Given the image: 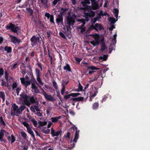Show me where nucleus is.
<instances>
[{
  "label": "nucleus",
  "mask_w": 150,
  "mask_h": 150,
  "mask_svg": "<svg viewBox=\"0 0 150 150\" xmlns=\"http://www.w3.org/2000/svg\"><path fill=\"white\" fill-rule=\"evenodd\" d=\"M26 107L24 105H21L19 108L15 103H13L11 109L12 111L11 112V116H18V114H21L23 111L26 108Z\"/></svg>",
  "instance_id": "nucleus-1"
},
{
  "label": "nucleus",
  "mask_w": 150,
  "mask_h": 150,
  "mask_svg": "<svg viewBox=\"0 0 150 150\" xmlns=\"http://www.w3.org/2000/svg\"><path fill=\"white\" fill-rule=\"evenodd\" d=\"M103 29H104L103 27L101 24L96 23L94 25H91L85 33H89L90 31L93 30H95L96 31L98 32V30L100 31Z\"/></svg>",
  "instance_id": "nucleus-2"
},
{
  "label": "nucleus",
  "mask_w": 150,
  "mask_h": 150,
  "mask_svg": "<svg viewBox=\"0 0 150 150\" xmlns=\"http://www.w3.org/2000/svg\"><path fill=\"white\" fill-rule=\"evenodd\" d=\"M86 10L88 11L87 13H85V20L86 21H88L90 18L94 17L95 16V12L93 11L92 9L87 7Z\"/></svg>",
  "instance_id": "nucleus-3"
},
{
  "label": "nucleus",
  "mask_w": 150,
  "mask_h": 150,
  "mask_svg": "<svg viewBox=\"0 0 150 150\" xmlns=\"http://www.w3.org/2000/svg\"><path fill=\"white\" fill-rule=\"evenodd\" d=\"M76 16L74 14L72 15H70V12L68 13V16L66 17L67 24H71L74 25L75 23V19L76 18Z\"/></svg>",
  "instance_id": "nucleus-4"
},
{
  "label": "nucleus",
  "mask_w": 150,
  "mask_h": 150,
  "mask_svg": "<svg viewBox=\"0 0 150 150\" xmlns=\"http://www.w3.org/2000/svg\"><path fill=\"white\" fill-rule=\"evenodd\" d=\"M30 40L31 42V45L33 47L40 44L41 41L39 37H37L35 35H33L31 38Z\"/></svg>",
  "instance_id": "nucleus-5"
},
{
  "label": "nucleus",
  "mask_w": 150,
  "mask_h": 150,
  "mask_svg": "<svg viewBox=\"0 0 150 150\" xmlns=\"http://www.w3.org/2000/svg\"><path fill=\"white\" fill-rule=\"evenodd\" d=\"M6 28L7 30H10L12 32L14 33L17 32L19 29L18 27L16 26L14 24L11 23H9L6 25Z\"/></svg>",
  "instance_id": "nucleus-6"
},
{
  "label": "nucleus",
  "mask_w": 150,
  "mask_h": 150,
  "mask_svg": "<svg viewBox=\"0 0 150 150\" xmlns=\"http://www.w3.org/2000/svg\"><path fill=\"white\" fill-rule=\"evenodd\" d=\"M20 79L21 81V84L24 85L25 87L30 85L31 84V81L29 80V77L26 75L25 78L24 77L21 78Z\"/></svg>",
  "instance_id": "nucleus-7"
},
{
  "label": "nucleus",
  "mask_w": 150,
  "mask_h": 150,
  "mask_svg": "<svg viewBox=\"0 0 150 150\" xmlns=\"http://www.w3.org/2000/svg\"><path fill=\"white\" fill-rule=\"evenodd\" d=\"M91 1L92 4L91 6H87L89 8L93 10H96L99 8L98 4L96 2V0H90Z\"/></svg>",
  "instance_id": "nucleus-8"
},
{
  "label": "nucleus",
  "mask_w": 150,
  "mask_h": 150,
  "mask_svg": "<svg viewBox=\"0 0 150 150\" xmlns=\"http://www.w3.org/2000/svg\"><path fill=\"white\" fill-rule=\"evenodd\" d=\"M75 129H76V131L75 132L74 139L73 140V142H74V143H76L77 142V140L78 139L79 137V130L77 131V128L76 127L75 128L74 127H72L71 128V129H73L74 131Z\"/></svg>",
  "instance_id": "nucleus-9"
},
{
  "label": "nucleus",
  "mask_w": 150,
  "mask_h": 150,
  "mask_svg": "<svg viewBox=\"0 0 150 150\" xmlns=\"http://www.w3.org/2000/svg\"><path fill=\"white\" fill-rule=\"evenodd\" d=\"M9 36L11 38V42L14 44L19 43L21 42V40L16 37L12 35H10Z\"/></svg>",
  "instance_id": "nucleus-10"
},
{
  "label": "nucleus",
  "mask_w": 150,
  "mask_h": 150,
  "mask_svg": "<svg viewBox=\"0 0 150 150\" xmlns=\"http://www.w3.org/2000/svg\"><path fill=\"white\" fill-rule=\"evenodd\" d=\"M93 90V91L91 93L90 95L91 97L89 100L90 101H92V99L91 98L95 97L98 93V89L96 87Z\"/></svg>",
  "instance_id": "nucleus-11"
},
{
  "label": "nucleus",
  "mask_w": 150,
  "mask_h": 150,
  "mask_svg": "<svg viewBox=\"0 0 150 150\" xmlns=\"http://www.w3.org/2000/svg\"><path fill=\"white\" fill-rule=\"evenodd\" d=\"M4 130H1L0 132V142H4V143L7 142L6 140L4 139L3 138L4 135V131H5Z\"/></svg>",
  "instance_id": "nucleus-12"
},
{
  "label": "nucleus",
  "mask_w": 150,
  "mask_h": 150,
  "mask_svg": "<svg viewBox=\"0 0 150 150\" xmlns=\"http://www.w3.org/2000/svg\"><path fill=\"white\" fill-rule=\"evenodd\" d=\"M60 8L61 9L60 11L59 15H62V16H64L65 14H67V12L68 10V8H63V7H60Z\"/></svg>",
  "instance_id": "nucleus-13"
},
{
  "label": "nucleus",
  "mask_w": 150,
  "mask_h": 150,
  "mask_svg": "<svg viewBox=\"0 0 150 150\" xmlns=\"http://www.w3.org/2000/svg\"><path fill=\"white\" fill-rule=\"evenodd\" d=\"M44 96L45 98L48 100L53 102L55 100L54 97L51 95H48L46 93Z\"/></svg>",
  "instance_id": "nucleus-14"
},
{
  "label": "nucleus",
  "mask_w": 150,
  "mask_h": 150,
  "mask_svg": "<svg viewBox=\"0 0 150 150\" xmlns=\"http://www.w3.org/2000/svg\"><path fill=\"white\" fill-rule=\"evenodd\" d=\"M63 16L59 14L57 16V18L56 19L57 23L58 24H59L60 23H63Z\"/></svg>",
  "instance_id": "nucleus-15"
},
{
  "label": "nucleus",
  "mask_w": 150,
  "mask_h": 150,
  "mask_svg": "<svg viewBox=\"0 0 150 150\" xmlns=\"http://www.w3.org/2000/svg\"><path fill=\"white\" fill-rule=\"evenodd\" d=\"M117 36V35L116 33L115 34L113 35V38L112 39V42H113L112 44H110V48H112V47H114L115 46V44L116 42V38Z\"/></svg>",
  "instance_id": "nucleus-16"
},
{
  "label": "nucleus",
  "mask_w": 150,
  "mask_h": 150,
  "mask_svg": "<svg viewBox=\"0 0 150 150\" xmlns=\"http://www.w3.org/2000/svg\"><path fill=\"white\" fill-rule=\"evenodd\" d=\"M30 96H27L24 100L25 104L28 106H29L30 105Z\"/></svg>",
  "instance_id": "nucleus-17"
},
{
  "label": "nucleus",
  "mask_w": 150,
  "mask_h": 150,
  "mask_svg": "<svg viewBox=\"0 0 150 150\" xmlns=\"http://www.w3.org/2000/svg\"><path fill=\"white\" fill-rule=\"evenodd\" d=\"M7 139L8 141H11V144L13 143L16 141L15 137L13 134H12L11 137L10 136H8Z\"/></svg>",
  "instance_id": "nucleus-18"
},
{
  "label": "nucleus",
  "mask_w": 150,
  "mask_h": 150,
  "mask_svg": "<svg viewBox=\"0 0 150 150\" xmlns=\"http://www.w3.org/2000/svg\"><path fill=\"white\" fill-rule=\"evenodd\" d=\"M31 88L34 89V91L35 93H39L40 91L38 87L35 85L34 83H32L31 84Z\"/></svg>",
  "instance_id": "nucleus-19"
},
{
  "label": "nucleus",
  "mask_w": 150,
  "mask_h": 150,
  "mask_svg": "<svg viewBox=\"0 0 150 150\" xmlns=\"http://www.w3.org/2000/svg\"><path fill=\"white\" fill-rule=\"evenodd\" d=\"M63 69L65 70L66 71L69 72H72L71 68L69 64L66 63V65L63 67Z\"/></svg>",
  "instance_id": "nucleus-20"
},
{
  "label": "nucleus",
  "mask_w": 150,
  "mask_h": 150,
  "mask_svg": "<svg viewBox=\"0 0 150 150\" xmlns=\"http://www.w3.org/2000/svg\"><path fill=\"white\" fill-rule=\"evenodd\" d=\"M61 118V116H59L58 117H52L51 118V120L52 122L56 123L57 122L58 120Z\"/></svg>",
  "instance_id": "nucleus-21"
},
{
  "label": "nucleus",
  "mask_w": 150,
  "mask_h": 150,
  "mask_svg": "<svg viewBox=\"0 0 150 150\" xmlns=\"http://www.w3.org/2000/svg\"><path fill=\"white\" fill-rule=\"evenodd\" d=\"M29 102H30V104L34 103L35 104H39L38 102V101H36L33 96H30Z\"/></svg>",
  "instance_id": "nucleus-22"
},
{
  "label": "nucleus",
  "mask_w": 150,
  "mask_h": 150,
  "mask_svg": "<svg viewBox=\"0 0 150 150\" xmlns=\"http://www.w3.org/2000/svg\"><path fill=\"white\" fill-rule=\"evenodd\" d=\"M4 50L6 51L7 53H10L12 52V47H11L6 46L4 47Z\"/></svg>",
  "instance_id": "nucleus-23"
},
{
  "label": "nucleus",
  "mask_w": 150,
  "mask_h": 150,
  "mask_svg": "<svg viewBox=\"0 0 150 150\" xmlns=\"http://www.w3.org/2000/svg\"><path fill=\"white\" fill-rule=\"evenodd\" d=\"M35 74L36 75V77H40L41 73L40 72V70L37 68H36L35 69Z\"/></svg>",
  "instance_id": "nucleus-24"
},
{
  "label": "nucleus",
  "mask_w": 150,
  "mask_h": 150,
  "mask_svg": "<svg viewBox=\"0 0 150 150\" xmlns=\"http://www.w3.org/2000/svg\"><path fill=\"white\" fill-rule=\"evenodd\" d=\"M99 105L98 102H95L93 104L92 108L94 110H96L98 109Z\"/></svg>",
  "instance_id": "nucleus-25"
},
{
  "label": "nucleus",
  "mask_w": 150,
  "mask_h": 150,
  "mask_svg": "<svg viewBox=\"0 0 150 150\" xmlns=\"http://www.w3.org/2000/svg\"><path fill=\"white\" fill-rule=\"evenodd\" d=\"M5 79L7 82H8L9 80H10V79L11 78V76L8 77V74L7 71H5Z\"/></svg>",
  "instance_id": "nucleus-26"
},
{
  "label": "nucleus",
  "mask_w": 150,
  "mask_h": 150,
  "mask_svg": "<svg viewBox=\"0 0 150 150\" xmlns=\"http://www.w3.org/2000/svg\"><path fill=\"white\" fill-rule=\"evenodd\" d=\"M100 74V72H97L94 75V78L91 81L93 82L96 80L99 76Z\"/></svg>",
  "instance_id": "nucleus-27"
},
{
  "label": "nucleus",
  "mask_w": 150,
  "mask_h": 150,
  "mask_svg": "<svg viewBox=\"0 0 150 150\" xmlns=\"http://www.w3.org/2000/svg\"><path fill=\"white\" fill-rule=\"evenodd\" d=\"M100 41H98V40H93L90 42V43L92 45L94 46H95L96 45H98Z\"/></svg>",
  "instance_id": "nucleus-28"
},
{
  "label": "nucleus",
  "mask_w": 150,
  "mask_h": 150,
  "mask_svg": "<svg viewBox=\"0 0 150 150\" xmlns=\"http://www.w3.org/2000/svg\"><path fill=\"white\" fill-rule=\"evenodd\" d=\"M101 47V51L102 52H103L107 49V47L103 43H102Z\"/></svg>",
  "instance_id": "nucleus-29"
},
{
  "label": "nucleus",
  "mask_w": 150,
  "mask_h": 150,
  "mask_svg": "<svg viewBox=\"0 0 150 150\" xmlns=\"http://www.w3.org/2000/svg\"><path fill=\"white\" fill-rule=\"evenodd\" d=\"M26 10L27 11L28 13H30V16L32 15L33 13V10L30 7L26 8Z\"/></svg>",
  "instance_id": "nucleus-30"
},
{
  "label": "nucleus",
  "mask_w": 150,
  "mask_h": 150,
  "mask_svg": "<svg viewBox=\"0 0 150 150\" xmlns=\"http://www.w3.org/2000/svg\"><path fill=\"white\" fill-rule=\"evenodd\" d=\"M108 58V56L107 55H104L103 56H100L99 57L100 60L103 61H106Z\"/></svg>",
  "instance_id": "nucleus-31"
},
{
  "label": "nucleus",
  "mask_w": 150,
  "mask_h": 150,
  "mask_svg": "<svg viewBox=\"0 0 150 150\" xmlns=\"http://www.w3.org/2000/svg\"><path fill=\"white\" fill-rule=\"evenodd\" d=\"M5 95L4 92L3 91H0V98H1L3 101H4L5 99Z\"/></svg>",
  "instance_id": "nucleus-32"
},
{
  "label": "nucleus",
  "mask_w": 150,
  "mask_h": 150,
  "mask_svg": "<svg viewBox=\"0 0 150 150\" xmlns=\"http://www.w3.org/2000/svg\"><path fill=\"white\" fill-rule=\"evenodd\" d=\"M113 13L115 14V17L117 18L118 16V14L119 13V10L117 8H114V9Z\"/></svg>",
  "instance_id": "nucleus-33"
},
{
  "label": "nucleus",
  "mask_w": 150,
  "mask_h": 150,
  "mask_svg": "<svg viewBox=\"0 0 150 150\" xmlns=\"http://www.w3.org/2000/svg\"><path fill=\"white\" fill-rule=\"evenodd\" d=\"M47 122L46 121H44L42 122L41 121H40L38 122V124L40 126H43L46 125L47 124Z\"/></svg>",
  "instance_id": "nucleus-34"
},
{
  "label": "nucleus",
  "mask_w": 150,
  "mask_h": 150,
  "mask_svg": "<svg viewBox=\"0 0 150 150\" xmlns=\"http://www.w3.org/2000/svg\"><path fill=\"white\" fill-rule=\"evenodd\" d=\"M98 69H99L94 66H88V70H91L93 71V70H96Z\"/></svg>",
  "instance_id": "nucleus-35"
},
{
  "label": "nucleus",
  "mask_w": 150,
  "mask_h": 150,
  "mask_svg": "<svg viewBox=\"0 0 150 150\" xmlns=\"http://www.w3.org/2000/svg\"><path fill=\"white\" fill-rule=\"evenodd\" d=\"M109 21L110 22L111 24H114L116 21L114 18L110 17L109 19Z\"/></svg>",
  "instance_id": "nucleus-36"
},
{
  "label": "nucleus",
  "mask_w": 150,
  "mask_h": 150,
  "mask_svg": "<svg viewBox=\"0 0 150 150\" xmlns=\"http://www.w3.org/2000/svg\"><path fill=\"white\" fill-rule=\"evenodd\" d=\"M62 88L61 90V93L62 95H63L64 93V92L65 91V85L63 83H62Z\"/></svg>",
  "instance_id": "nucleus-37"
},
{
  "label": "nucleus",
  "mask_w": 150,
  "mask_h": 150,
  "mask_svg": "<svg viewBox=\"0 0 150 150\" xmlns=\"http://www.w3.org/2000/svg\"><path fill=\"white\" fill-rule=\"evenodd\" d=\"M20 96L21 98L24 100L27 96V95L24 92H23L21 93Z\"/></svg>",
  "instance_id": "nucleus-38"
},
{
  "label": "nucleus",
  "mask_w": 150,
  "mask_h": 150,
  "mask_svg": "<svg viewBox=\"0 0 150 150\" xmlns=\"http://www.w3.org/2000/svg\"><path fill=\"white\" fill-rule=\"evenodd\" d=\"M37 80L39 82V83L42 85H43V82H42L41 79L40 77H37Z\"/></svg>",
  "instance_id": "nucleus-39"
},
{
  "label": "nucleus",
  "mask_w": 150,
  "mask_h": 150,
  "mask_svg": "<svg viewBox=\"0 0 150 150\" xmlns=\"http://www.w3.org/2000/svg\"><path fill=\"white\" fill-rule=\"evenodd\" d=\"M31 121L33 123L34 126L35 127H37L38 125L37 122L34 119L31 120Z\"/></svg>",
  "instance_id": "nucleus-40"
},
{
  "label": "nucleus",
  "mask_w": 150,
  "mask_h": 150,
  "mask_svg": "<svg viewBox=\"0 0 150 150\" xmlns=\"http://www.w3.org/2000/svg\"><path fill=\"white\" fill-rule=\"evenodd\" d=\"M71 94V96L73 97H76L79 95H81V93H73Z\"/></svg>",
  "instance_id": "nucleus-41"
},
{
  "label": "nucleus",
  "mask_w": 150,
  "mask_h": 150,
  "mask_svg": "<svg viewBox=\"0 0 150 150\" xmlns=\"http://www.w3.org/2000/svg\"><path fill=\"white\" fill-rule=\"evenodd\" d=\"M62 131L61 130L55 132L53 136V137H54V136H58L59 134L61 133Z\"/></svg>",
  "instance_id": "nucleus-42"
},
{
  "label": "nucleus",
  "mask_w": 150,
  "mask_h": 150,
  "mask_svg": "<svg viewBox=\"0 0 150 150\" xmlns=\"http://www.w3.org/2000/svg\"><path fill=\"white\" fill-rule=\"evenodd\" d=\"M50 22L54 24V17L53 16V15H51L50 16Z\"/></svg>",
  "instance_id": "nucleus-43"
},
{
  "label": "nucleus",
  "mask_w": 150,
  "mask_h": 150,
  "mask_svg": "<svg viewBox=\"0 0 150 150\" xmlns=\"http://www.w3.org/2000/svg\"><path fill=\"white\" fill-rule=\"evenodd\" d=\"M91 25H94L95 24L96 22L97 21V20L95 18H91Z\"/></svg>",
  "instance_id": "nucleus-44"
},
{
  "label": "nucleus",
  "mask_w": 150,
  "mask_h": 150,
  "mask_svg": "<svg viewBox=\"0 0 150 150\" xmlns=\"http://www.w3.org/2000/svg\"><path fill=\"white\" fill-rule=\"evenodd\" d=\"M42 131L45 134H48L50 133V129H47L46 130L43 129Z\"/></svg>",
  "instance_id": "nucleus-45"
},
{
  "label": "nucleus",
  "mask_w": 150,
  "mask_h": 150,
  "mask_svg": "<svg viewBox=\"0 0 150 150\" xmlns=\"http://www.w3.org/2000/svg\"><path fill=\"white\" fill-rule=\"evenodd\" d=\"M71 133L69 132H68L67 133L66 135H64V137L65 138H68V139H69L70 138Z\"/></svg>",
  "instance_id": "nucleus-46"
},
{
  "label": "nucleus",
  "mask_w": 150,
  "mask_h": 150,
  "mask_svg": "<svg viewBox=\"0 0 150 150\" xmlns=\"http://www.w3.org/2000/svg\"><path fill=\"white\" fill-rule=\"evenodd\" d=\"M21 134L24 139H25L26 138L27 135L25 132H21Z\"/></svg>",
  "instance_id": "nucleus-47"
},
{
  "label": "nucleus",
  "mask_w": 150,
  "mask_h": 150,
  "mask_svg": "<svg viewBox=\"0 0 150 150\" xmlns=\"http://www.w3.org/2000/svg\"><path fill=\"white\" fill-rule=\"evenodd\" d=\"M53 85L54 87V88L55 89H57L58 88V87L57 86V83L56 82V81H54L52 82Z\"/></svg>",
  "instance_id": "nucleus-48"
},
{
  "label": "nucleus",
  "mask_w": 150,
  "mask_h": 150,
  "mask_svg": "<svg viewBox=\"0 0 150 150\" xmlns=\"http://www.w3.org/2000/svg\"><path fill=\"white\" fill-rule=\"evenodd\" d=\"M22 124L25 127L27 128V129L30 127L29 124L26 122H23Z\"/></svg>",
  "instance_id": "nucleus-49"
},
{
  "label": "nucleus",
  "mask_w": 150,
  "mask_h": 150,
  "mask_svg": "<svg viewBox=\"0 0 150 150\" xmlns=\"http://www.w3.org/2000/svg\"><path fill=\"white\" fill-rule=\"evenodd\" d=\"M41 1L42 4L47 5L48 3V0H41Z\"/></svg>",
  "instance_id": "nucleus-50"
},
{
  "label": "nucleus",
  "mask_w": 150,
  "mask_h": 150,
  "mask_svg": "<svg viewBox=\"0 0 150 150\" xmlns=\"http://www.w3.org/2000/svg\"><path fill=\"white\" fill-rule=\"evenodd\" d=\"M37 65L38 66V67L42 71L43 69L41 63L40 62L38 63L37 64Z\"/></svg>",
  "instance_id": "nucleus-51"
},
{
  "label": "nucleus",
  "mask_w": 150,
  "mask_h": 150,
  "mask_svg": "<svg viewBox=\"0 0 150 150\" xmlns=\"http://www.w3.org/2000/svg\"><path fill=\"white\" fill-rule=\"evenodd\" d=\"M28 75L29 76H31L30 78H31V79L30 80H31L35 78L34 77V76H33V72H30L29 73V72H28Z\"/></svg>",
  "instance_id": "nucleus-52"
},
{
  "label": "nucleus",
  "mask_w": 150,
  "mask_h": 150,
  "mask_svg": "<svg viewBox=\"0 0 150 150\" xmlns=\"http://www.w3.org/2000/svg\"><path fill=\"white\" fill-rule=\"evenodd\" d=\"M17 86L16 82H14L13 83L12 87L13 90H14L15 88H16Z\"/></svg>",
  "instance_id": "nucleus-53"
},
{
  "label": "nucleus",
  "mask_w": 150,
  "mask_h": 150,
  "mask_svg": "<svg viewBox=\"0 0 150 150\" xmlns=\"http://www.w3.org/2000/svg\"><path fill=\"white\" fill-rule=\"evenodd\" d=\"M4 70L3 68H0V76H1L4 74Z\"/></svg>",
  "instance_id": "nucleus-54"
},
{
  "label": "nucleus",
  "mask_w": 150,
  "mask_h": 150,
  "mask_svg": "<svg viewBox=\"0 0 150 150\" xmlns=\"http://www.w3.org/2000/svg\"><path fill=\"white\" fill-rule=\"evenodd\" d=\"M70 96H71V94L68 95H65L64 96V98L65 100H67L69 99Z\"/></svg>",
  "instance_id": "nucleus-55"
},
{
  "label": "nucleus",
  "mask_w": 150,
  "mask_h": 150,
  "mask_svg": "<svg viewBox=\"0 0 150 150\" xmlns=\"http://www.w3.org/2000/svg\"><path fill=\"white\" fill-rule=\"evenodd\" d=\"M59 35L62 38H63L64 39L66 38V37L65 35L62 32H60L59 33Z\"/></svg>",
  "instance_id": "nucleus-56"
},
{
  "label": "nucleus",
  "mask_w": 150,
  "mask_h": 150,
  "mask_svg": "<svg viewBox=\"0 0 150 150\" xmlns=\"http://www.w3.org/2000/svg\"><path fill=\"white\" fill-rule=\"evenodd\" d=\"M78 88L80 90V91H82L83 90V88L81 85L80 83L79 82V85H78Z\"/></svg>",
  "instance_id": "nucleus-57"
},
{
  "label": "nucleus",
  "mask_w": 150,
  "mask_h": 150,
  "mask_svg": "<svg viewBox=\"0 0 150 150\" xmlns=\"http://www.w3.org/2000/svg\"><path fill=\"white\" fill-rule=\"evenodd\" d=\"M40 87V88L41 90H42V94L44 96V95H46V94L47 93H46L44 91V89L42 88L40 86H39Z\"/></svg>",
  "instance_id": "nucleus-58"
},
{
  "label": "nucleus",
  "mask_w": 150,
  "mask_h": 150,
  "mask_svg": "<svg viewBox=\"0 0 150 150\" xmlns=\"http://www.w3.org/2000/svg\"><path fill=\"white\" fill-rule=\"evenodd\" d=\"M40 87V88L41 90H42V94L44 96V95H46V94L47 93H46L44 91V89L42 88L40 86H39Z\"/></svg>",
  "instance_id": "nucleus-59"
},
{
  "label": "nucleus",
  "mask_w": 150,
  "mask_h": 150,
  "mask_svg": "<svg viewBox=\"0 0 150 150\" xmlns=\"http://www.w3.org/2000/svg\"><path fill=\"white\" fill-rule=\"evenodd\" d=\"M98 16H100L101 17V16H104L106 15V14L104 13H103V11H101L100 12V13L98 14Z\"/></svg>",
  "instance_id": "nucleus-60"
},
{
  "label": "nucleus",
  "mask_w": 150,
  "mask_h": 150,
  "mask_svg": "<svg viewBox=\"0 0 150 150\" xmlns=\"http://www.w3.org/2000/svg\"><path fill=\"white\" fill-rule=\"evenodd\" d=\"M94 38L95 40H98V41H100L99 40V36L97 34H96V36L94 37Z\"/></svg>",
  "instance_id": "nucleus-61"
},
{
  "label": "nucleus",
  "mask_w": 150,
  "mask_h": 150,
  "mask_svg": "<svg viewBox=\"0 0 150 150\" xmlns=\"http://www.w3.org/2000/svg\"><path fill=\"white\" fill-rule=\"evenodd\" d=\"M79 28L81 29L80 32L81 33H83V32H85L86 31V28Z\"/></svg>",
  "instance_id": "nucleus-62"
},
{
  "label": "nucleus",
  "mask_w": 150,
  "mask_h": 150,
  "mask_svg": "<svg viewBox=\"0 0 150 150\" xmlns=\"http://www.w3.org/2000/svg\"><path fill=\"white\" fill-rule=\"evenodd\" d=\"M27 130L28 133H29L30 134V133H31L33 132L32 130L30 128V127L27 129Z\"/></svg>",
  "instance_id": "nucleus-63"
},
{
  "label": "nucleus",
  "mask_w": 150,
  "mask_h": 150,
  "mask_svg": "<svg viewBox=\"0 0 150 150\" xmlns=\"http://www.w3.org/2000/svg\"><path fill=\"white\" fill-rule=\"evenodd\" d=\"M21 72L23 76H24L26 73L25 71V69H21Z\"/></svg>",
  "instance_id": "nucleus-64"
}]
</instances>
